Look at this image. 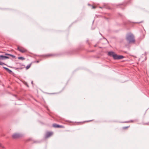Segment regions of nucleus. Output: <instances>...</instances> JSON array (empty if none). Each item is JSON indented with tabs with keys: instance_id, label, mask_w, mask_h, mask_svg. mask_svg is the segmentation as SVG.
Returning a JSON list of instances; mask_svg holds the SVG:
<instances>
[{
	"instance_id": "5",
	"label": "nucleus",
	"mask_w": 149,
	"mask_h": 149,
	"mask_svg": "<svg viewBox=\"0 0 149 149\" xmlns=\"http://www.w3.org/2000/svg\"><path fill=\"white\" fill-rule=\"evenodd\" d=\"M17 69H22L24 68V66L22 65L20 63H17Z\"/></svg>"
},
{
	"instance_id": "2",
	"label": "nucleus",
	"mask_w": 149,
	"mask_h": 149,
	"mask_svg": "<svg viewBox=\"0 0 149 149\" xmlns=\"http://www.w3.org/2000/svg\"><path fill=\"white\" fill-rule=\"evenodd\" d=\"M8 58H9V57H8V56L7 55L6 56H5L2 55H0V60H3ZM0 65H6V64L2 62H1L0 61Z\"/></svg>"
},
{
	"instance_id": "19",
	"label": "nucleus",
	"mask_w": 149,
	"mask_h": 149,
	"mask_svg": "<svg viewBox=\"0 0 149 149\" xmlns=\"http://www.w3.org/2000/svg\"><path fill=\"white\" fill-rule=\"evenodd\" d=\"M31 83H32V84H33V81H32L31 82Z\"/></svg>"
},
{
	"instance_id": "4",
	"label": "nucleus",
	"mask_w": 149,
	"mask_h": 149,
	"mask_svg": "<svg viewBox=\"0 0 149 149\" xmlns=\"http://www.w3.org/2000/svg\"><path fill=\"white\" fill-rule=\"evenodd\" d=\"M17 50L22 53H24L26 51V50L22 47H18Z\"/></svg>"
},
{
	"instance_id": "7",
	"label": "nucleus",
	"mask_w": 149,
	"mask_h": 149,
	"mask_svg": "<svg viewBox=\"0 0 149 149\" xmlns=\"http://www.w3.org/2000/svg\"><path fill=\"white\" fill-rule=\"evenodd\" d=\"M53 134L52 132H47L46 133L45 137L46 138H48Z\"/></svg>"
},
{
	"instance_id": "3",
	"label": "nucleus",
	"mask_w": 149,
	"mask_h": 149,
	"mask_svg": "<svg viewBox=\"0 0 149 149\" xmlns=\"http://www.w3.org/2000/svg\"><path fill=\"white\" fill-rule=\"evenodd\" d=\"M22 136V135L19 133H15L12 135V137L14 139L19 138Z\"/></svg>"
},
{
	"instance_id": "12",
	"label": "nucleus",
	"mask_w": 149,
	"mask_h": 149,
	"mask_svg": "<svg viewBox=\"0 0 149 149\" xmlns=\"http://www.w3.org/2000/svg\"><path fill=\"white\" fill-rule=\"evenodd\" d=\"M124 58V56L122 55H118L117 59H122Z\"/></svg>"
},
{
	"instance_id": "6",
	"label": "nucleus",
	"mask_w": 149,
	"mask_h": 149,
	"mask_svg": "<svg viewBox=\"0 0 149 149\" xmlns=\"http://www.w3.org/2000/svg\"><path fill=\"white\" fill-rule=\"evenodd\" d=\"M53 127L55 128H61L63 127L62 125H59L56 124H54L53 125Z\"/></svg>"
},
{
	"instance_id": "9",
	"label": "nucleus",
	"mask_w": 149,
	"mask_h": 149,
	"mask_svg": "<svg viewBox=\"0 0 149 149\" xmlns=\"http://www.w3.org/2000/svg\"><path fill=\"white\" fill-rule=\"evenodd\" d=\"M114 54L115 53L114 52H108V55L110 56H112L113 57V55H114Z\"/></svg>"
},
{
	"instance_id": "11",
	"label": "nucleus",
	"mask_w": 149,
	"mask_h": 149,
	"mask_svg": "<svg viewBox=\"0 0 149 149\" xmlns=\"http://www.w3.org/2000/svg\"><path fill=\"white\" fill-rule=\"evenodd\" d=\"M5 54L6 55H7L8 56H10L11 57H12V58H15V56H14V55H12V54Z\"/></svg>"
},
{
	"instance_id": "18",
	"label": "nucleus",
	"mask_w": 149,
	"mask_h": 149,
	"mask_svg": "<svg viewBox=\"0 0 149 149\" xmlns=\"http://www.w3.org/2000/svg\"><path fill=\"white\" fill-rule=\"evenodd\" d=\"M93 7V8H95V6H93V7Z\"/></svg>"
},
{
	"instance_id": "14",
	"label": "nucleus",
	"mask_w": 149,
	"mask_h": 149,
	"mask_svg": "<svg viewBox=\"0 0 149 149\" xmlns=\"http://www.w3.org/2000/svg\"><path fill=\"white\" fill-rule=\"evenodd\" d=\"M18 58L19 59H21L22 60H24L25 59V58L22 57H19Z\"/></svg>"
},
{
	"instance_id": "1",
	"label": "nucleus",
	"mask_w": 149,
	"mask_h": 149,
	"mask_svg": "<svg viewBox=\"0 0 149 149\" xmlns=\"http://www.w3.org/2000/svg\"><path fill=\"white\" fill-rule=\"evenodd\" d=\"M126 39L129 43H134L135 41L134 37L132 34H128L126 37Z\"/></svg>"
},
{
	"instance_id": "15",
	"label": "nucleus",
	"mask_w": 149,
	"mask_h": 149,
	"mask_svg": "<svg viewBox=\"0 0 149 149\" xmlns=\"http://www.w3.org/2000/svg\"><path fill=\"white\" fill-rule=\"evenodd\" d=\"M0 147H1V148H3V149H4L5 148V147L4 146H3L2 144L0 143Z\"/></svg>"
},
{
	"instance_id": "17",
	"label": "nucleus",
	"mask_w": 149,
	"mask_h": 149,
	"mask_svg": "<svg viewBox=\"0 0 149 149\" xmlns=\"http://www.w3.org/2000/svg\"><path fill=\"white\" fill-rule=\"evenodd\" d=\"M129 127L128 126H127V127H124V129H126V128H128Z\"/></svg>"
},
{
	"instance_id": "13",
	"label": "nucleus",
	"mask_w": 149,
	"mask_h": 149,
	"mask_svg": "<svg viewBox=\"0 0 149 149\" xmlns=\"http://www.w3.org/2000/svg\"><path fill=\"white\" fill-rule=\"evenodd\" d=\"M55 56V54H47V55H45V56Z\"/></svg>"
},
{
	"instance_id": "16",
	"label": "nucleus",
	"mask_w": 149,
	"mask_h": 149,
	"mask_svg": "<svg viewBox=\"0 0 149 149\" xmlns=\"http://www.w3.org/2000/svg\"><path fill=\"white\" fill-rule=\"evenodd\" d=\"M30 66H31V64L29 65H27L26 67V69H28L30 68Z\"/></svg>"
},
{
	"instance_id": "10",
	"label": "nucleus",
	"mask_w": 149,
	"mask_h": 149,
	"mask_svg": "<svg viewBox=\"0 0 149 149\" xmlns=\"http://www.w3.org/2000/svg\"><path fill=\"white\" fill-rule=\"evenodd\" d=\"M118 57V55L116 54H114V55H113V57L114 59L116 60L117 59V57Z\"/></svg>"
},
{
	"instance_id": "8",
	"label": "nucleus",
	"mask_w": 149,
	"mask_h": 149,
	"mask_svg": "<svg viewBox=\"0 0 149 149\" xmlns=\"http://www.w3.org/2000/svg\"><path fill=\"white\" fill-rule=\"evenodd\" d=\"M3 68L5 69L9 73H11L12 72V71L8 68L4 67H3Z\"/></svg>"
}]
</instances>
